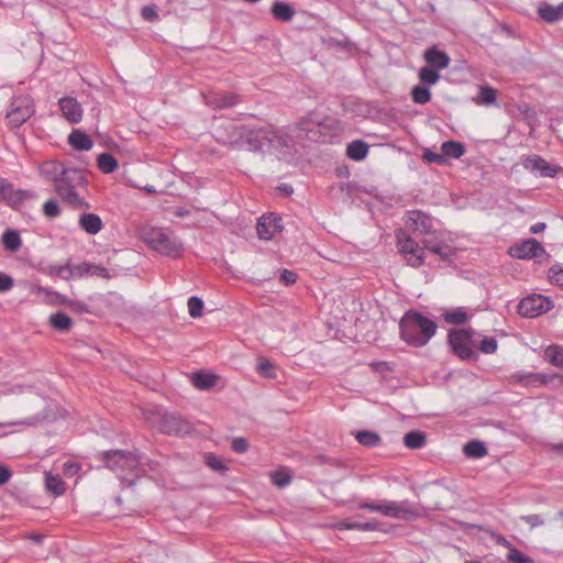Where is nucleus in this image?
<instances>
[{
  "instance_id": "obj_45",
  "label": "nucleus",
  "mask_w": 563,
  "mask_h": 563,
  "mask_svg": "<svg viewBox=\"0 0 563 563\" xmlns=\"http://www.w3.org/2000/svg\"><path fill=\"white\" fill-rule=\"evenodd\" d=\"M208 103L216 108H230L238 103V98L234 95H225L214 100L208 101Z\"/></svg>"
},
{
  "instance_id": "obj_23",
  "label": "nucleus",
  "mask_w": 563,
  "mask_h": 563,
  "mask_svg": "<svg viewBox=\"0 0 563 563\" xmlns=\"http://www.w3.org/2000/svg\"><path fill=\"white\" fill-rule=\"evenodd\" d=\"M75 274L76 278H82L85 276H100L103 278L110 277V274L106 267L87 262L75 265Z\"/></svg>"
},
{
  "instance_id": "obj_58",
  "label": "nucleus",
  "mask_w": 563,
  "mask_h": 563,
  "mask_svg": "<svg viewBox=\"0 0 563 563\" xmlns=\"http://www.w3.org/2000/svg\"><path fill=\"white\" fill-rule=\"evenodd\" d=\"M249 449V443L244 438H235L232 441V450L236 453H244Z\"/></svg>"
},
{
  "instance_id": "obj_29",
  "label": "nucleus",
  "mask_w": 563,
  "mask_h": 563,
  "mask_svg": "<svg viewBox=\"0 0 563 563\" xmlns=\"http://www.w3.org/2000/svg\"><path fill=\"white\" fill-rule=\"evenodd\" d=\"M218 377L214 374L211 373H195L191 376V383L192 385L200 390H207L211 387H213L217 383Z\"/></svg>"
},
{
  "instance_id": "obj_12",
  "label": "nucleus",
  "mask_w": 563,
  "mask_h": 563,
  "mask_svg": "<svg viewBox=\"0 0 563 563\" xmlns=\"http://www.w3.org/2000/svg\"><path fill=\"white\" fill-rule=\"evenodd\" d=\"M406 224L413 232L422 235H430L433 233L432 218L421 210H410L406 213Z\"/></svg>"
},
{
  "instance_id": "obj_33",
  "label": "nucleus",
  "mask_w": 563,
  "mask_h": 563,
  "mask_svg": "<svg viewBox=\"0 0 563 563\" xmlns=\"http://www.w3.org/2000/svg\"><path fill=\"white\" fill-rule=\"evenodd\" d=\"M355 439L357 440V442L360 444L367 446V448H375V446L379 445V443L382 441L378 433H376L374 431H368V430L357 431L355 433Z\"/></svg>"
},
{
  "instance_id": "obj_40",
  "label": "nucleus",
  "mask_w": 563,
  "mask_h": 563,
  "mask_svg": "<svg viewBox=\"0 0 563 563\" xmlns=\"http://www.w3.org/2000/svg\"><path fill=\"white\" fill-rule=\"evenodd\" d=\"M418 77L423 85H434L439 81V70L432 67L426 66L419 69Z\"/></svg>"
},
{
  "instance_id": "obj_5",
  "label": "nucleus",
  "mask_w": 563,
  "mask_h": 563,
  "mask_svg": "<svg viewBox=\"0 0 563 563\" xmlns=\"http://www.w3.org/2000/svg\"><path fill=\"white\" fill-rule=\"evenodd\" d=\"M231 135L223 142L231 146L250 152H261L267 146L268 129H247L245 126L230 125Z\"/></svg>"
},
{
  "instance_id": "obj_43",
  "label": "nucleus",
  "mask_w": 563,
  "mask_h": 563,
  "mask_svg": "<svg viewBox=\"0 0 563 563\" xmlns=\"http://www.w3.org/2000/svg\"><path fill=\"white\" fill-rule=\"evenodd\" d=\"M443 317L450 324H463L468 320V314L463 308L445 312Z\"/></svg>"
},
{
  "instance_id": "obj_4",
  "label": "nucleus",
  "mask_w": 563,
  "mask_h": 563,
  "mask_svg": "<svg viewBox=\"0 0 563 563\" xmlns=\"http://www.w3.org/2000/svg\"><path fill=\"white\" fill-rule=\"evenodd\" d=\"M141 239L154 251L169 257H179L184 245L180 239L172 231L163 228L144 227Z\"/></svg>"
},
{
  "instance_id": "obj_54",
  "label": "nucleus",
  "mask_w": 563,
  "mask_h": 563,
  "mask_svg": "<svg viewBox=\"0 0 563 563\" xmlns=\"http://www.w3.org/2000/svg\"><path fill=\"white\" fill-rule=\"evenodd\" d=\"M206 463L210 468H212L213 471H217V472H223L227 470L223 462L220 459H218L217 456L211 455V454L206 456Z\"/></svg>"
},
{
  "instance_id": "obj_30",
  "label": "nucleus",
  "mask_w": 563,
  "mask_h": 563,
  "mask_svg": "<svg viewBox=\"0 0 563 563\" xmlns=\"http://www.w3.org/2000/svg\"><path fill=\"white\" fill-rule=\"evenodd\" d=\"M368 153V145L361 140L353 141L347 145L346 155L353 161H362Z\"/></svg>"
},
{
  "instance_id": "obj_13",
  "label": "nucleus",
  "mask_w": 563,
  "mask_h": 563,
  "mask_svg": "<svg viewBox=\"0 0 563 563\" xmlns=\"http://www.w3.org/2000/svg\"><path fill=\"white\" fill-rule=\"evenodd\" d=\"M544 253V249L534 239H529L523 241L520 244H517L509 250V254L512 257L520 258V260H530L538 257Z\"/></svg>"
},
{
  "instance_id": "obj_64",
  "label": "nucleus",
  "mask_w": 563,
  "mask_h": 563,
  "mask_svg": "<svg viewBox=\"0 0 563 563\" xmlns=\"http://www.w3.org/2000/svg\"><path fill=\"white\" fill-rule=\"evenodd\" d=\"M11 477V472L8 467L0 465V485L5 484Z\"/></svg>"
},
{
  "instance_id": "obj_60",
  "label": "nucleus",
  "mask_w": 563,
  "mask_h": 563,
  "mask_svg": "<svg viewBox=\"0 0 563 563\" xmlns=\"http://www.w3.org/2000/svg\"><path fill=\"white\" fill-rule=\"evenodd\" d=\"M534 378L538 379L539 386L548 385L553 378H563L560 374H543V373H537V376Z\"/></svg>"
},
{
  "instance_id": "obj_53",
  "label": "nucleus",
  "mask_w": 563,
  "mask_h": 563,
  "mask_svg": "<svg viewBox=\"0 0 563 563\" xmlns=\"http://www.w3.org/2000/svg\"><path fill=\"white\" fill-rule=\"evenodd\" d=\"M81 468L78 462L67 461L63 464V473L65 476L71 477L76 475Z\"/></svg>"
},
{
  "instance_id": "obj_24",
  "label": "nucleus",
  "mask_w": 563,
  "mask_h": 563,
  "mask_svg": "<svg viewBox=\"0 0 563 563\" xmlns=\"http://www.w3.org/2000/svg\"><path fill=\"white\" fill-rule=\"evenodd\" d=\"M538 13L540 18L548 23L558 22L563 19V2L559 5L544 3L539 7Z\"/></svg>"
},
{
  "instance_id": "obj_36",
  "label": "nucleus",
  "mask_w": 563,
  "mask_h": 563,
  "mask_svg": "<svg viewBox=\"0 0 563 563\" xmlns=\"http://www.w3.org/2000/svg\"><path fill=\"white\" fill-rule=\"evenodd\" d=\"M49 324L55 330L65 332L70 329L73 321L67 314L63 312H57L49 317Z\"/></svg>"
},
{
  "instance_id": "obj_19",
  "label": "nucleus",
  "mask_w": 563,
  "mask_h": 563,
  "mask_svg": "<svg viewBox=\"0 0 563 563\" xmlns=\"http://www.w3.org/2000/svg\"><path fill=\"white\" fill-rule=\"evenodd\" d=\"M59 108L63 112V115L70 122V123H78L82 118V108L80 103L71 97H64L60 98L59 101Z\"/></svg>"
},
{
  "instance_id": "obj_1",
  "label": "nucleus",
  "mask_w": 563,
  "mask_h": 563,
  "mask_svg": "<svg viewBox=\"0 0 563 563\" xmlns=\"http://www.w3.org/2000/svg\"><path fill=\"white\" fill-rule=\"evenodd\" d=\"M100 460L106 467L113 471L121 477L122 484L134 485V481L124 478L126 474H135L136 477L145 474L146 466L154 470L156 463L145 459L139 451L110 450L100 453Z\"/></svg>"
},
{
  "instance_id": "obj_20",
  "label": "nucleus",
  "mask_w": 563,
  "mask_h": 563,
  "mask_svg": "<svg viewBox=\"0 0 563 563\" xmlns=\"http://www.w3.org/2000/svg\"><path fill=\"white\" fill-rule=\"evenodd\" d=\"M423 57L429 67L438 70L446 68L450 64L449 55L435 46L428 48L424 52Z\"/></svg>"
},
{
  "instance_id": "obj_46",
  "label": "nucleus",
  "mask_w": 563,
  "mask_h": 563,
  "mask_svg": "<svg viewBox=\"0 0 563 563\" xmlns=\"http://www.w3.org/2000/svg\"><path fill=\"white\" fill-rule=\"evenodd\" d=\"M202 309L203 301L200 298L192 296L188 299V311L192 318L200 317L202 314Z\"/></svg>"
},
{
  "instance_id": "obj_31",
  "label": "nucleus",
  "mask_w": 563,
  "mask_h": 563,
  "mask_svg": "<svg viewBox=\"0 0 563 563\" xmlns=\"http://www.w3.org/2000/svg\"><path fill=\"white\" fill-rule=\"evenodd\" d=\"M442 154L450 158H460L465 154V147L461 142L446 141L441 145Z\"/></svg>"
},
{
  "instance_id": "obj_25",
  "label": "nucleus",
  "mask_w": 563,
  "mask_h": 563,
  "mask_svg": "<svg viewBox=\"0 0 563 563\" xmlns=\"http://www.w3.org/2000/svg\"><path fill=\"white\" fill-rule=\"evenodd\" d=\"M44 273L49 277H57L63 280L76 278L75 265L66 263L65 265H49L44 269Z\"/></svg>"
},
{
  "instance_id": "obj_18",
  "label": "nucleus",
  "mask_w": 563,
  "mask_h": 563,
  "mask_svg": "<svg viewBox=\"0 0 563 563\" xmlns=\"http://www.w3.org/2000/svg\"><path fill=\"white\" fill-rule=\"evenodd\" d=\"M523 167L532 173L539 172L542 177H554L559 169L538 155L528 156L523 161Z\"/></svg>"
},
{
  "instance_id": "obj_49",
  "label": "nucleus",
  "mask_w": 563,
  "mask_h": 563,
  "mask_svg": "<svg viewBox=\"0 0 563 563\" xmlns=\"http://www.w3.org/2000/svg\"><path fill=\"white\" fill-rule=\"evenodd\" d=\"M478 349L485 354H493L497 350V340L495 338H485L481 341Z\"/></svg>"
},
{
  "instance_id": "obj_32",
  "label": "nucleus",
  "mask_w": 563,
  "mask_h": 563,
  "mask_svg": "<svg viewBox=\"0 0 563 563\" xmlns=\"http://www.w3.org/2000/svg\"><path fill=\"white\" fill-rule=\"evenodd\" d=\"M273 15L279 21H290L295 15V10L287 3L277 1L272 7Z\"/></svg>"
},
{
  "instance_id": "obj_35",
  "label": "nucleus",
  "mask_w": 563,
  "mask_h": 563,
  "mask_svg": "<svg viewBox=\"0 0 563 563\" xmlns=\"http://www.w3.org/2000/svg\"><path fill=\"white\" fill-rule=\"evenodd\" d=\"M463 452L468 457L479 459L487 454V449L483 442L478 440H473L464 445Z\"/></svg>"
},
{
  "instance_id": "obj_10",
  "label": "nucleus",
  "mask_w": 563,
  "mask_h": 563,
  "mask_svg": "<svg viewBox=\"0 0 563 563\" xmlns=\"http://www.w3.org/2000/svg\"><path fill=\"white\" fill-rule=\"evenodd\" d=\"M553 303L550 298L533 294L523 298L518 305V312L526 318H534L541 313L549 311Z\"/></svg>"
},
{
  "instance_id": "obj_17",
  "label": "nucleus",
  "mask_w": 563,
  "mask_h": 563,
  "mask_svg": "<svg viewBox=\"0 0 563 563\" xmlns=\"http://www.w3.org/2000/svg\"><path fill=\"white\" fill-rule=\"evenodd\" d=\"M161 428L163 432L175 435H185L191 429L186 420L175 415H165Z\"/></svg>"
},
{
  "instance_id": "obj_41",
  "label": "nucleus",
  "mask_w": 563,
  "mask_h": 563,
  "mask_svg": "<svg viewBox=\"0 0 563 563\" xmlns=\"http://www.w3.org/2000/svg\"><path fill=\"white\" fill-rule=\"evenodd\" d=\"M273 484L279 488L286 487L291 479L290 471L288 468H279L271 473Z\"/></svg>"
},
{
  "instance_id": "obj_15",
  "label": "nucleus",
  "mask_w": 563,
  "mask_h": 563,
  "mask_svg": "<svg viewBox=\"0 0 563 563\" xmlns=\"http://www.w3.org/2000/svg\"><path fill=\"white\" fill-rule=\"evenodd\" d=\"M29 197L27 191L14 189L5 179H0V201H5L11 207H16Z\"/></svg>"
},
{
  "instance_id": "obj_28",
  "label": "nucleus",
  "mask_w": 563,
  "mask_h": 563,
  "mask_svg": "<svg viewBox=\"0 0 563 563\" xmlns=\"http://www.w3.org/2000/svg\"><path fill=\"white\" fill-rule=\"evenodd\" d=\"M3 247L10 252H16L22 245L20 233L13 229H7L1 238Z\"/></svg>"
},
{
  "instance_id": "obj_6",
  "label": "nucleus",
  "mask_w": 563,
  "mask_h": 563,
  "mask_svg": "<svg viewBox=\"0 0 563 563\" xmlns=\"http://www.w3.org/2000/svg\"><path fill=\"white\" fill-rule=\"evenodd\" d=\"M397 240L400 253L412 267H419L422 265L424 250H428L442 258H448L450 256L448 252L442 250L441 245L434 244L428 239L423 240V247H421L411 236L402 232L397 234Z\"/></svg>"
},
{
  "instance_id": "obj_47",
  "label": "nucleus",
  "mask_w": 563,
  "mask_h": 563,
  "mask_svg": "<svg viewBox=\"0 0 563 563\" xmlns=\"http://www.w3.org/2000/svg\"><path fill=\"white\" fill-rule=\"evenodd\" d=\"M507 560L511 563H533V560L527 555H525L517 548H510V551L507 554Z\"/></svg>"
},
{
  "instance_id": "obj_61",
  "label": "nucleus",
  "mask_w": 563,
  "mask_h": 563,
  "mask_svg": "<svg viewBox=\"0 0 563 563\" xmlns=\"http://www.w3.org/2000/svg\"><path fill=\"white\" fill-rule=\"evenodd\" d=\"M280 279L285 285H291L297 279V274L289 269H284L280 274Z\"/></svg>"
},
{
  "instance_id": "obj_9",
  "label": "nucleus",
  "mask_w": 563,
  "mask_h": 563,
  "mask_svg": "<svg viewBox=\"0 0 563 563\" xmlns=\"http://www.w3.org/2000/svg\"><path fill=\"white\" fill-rule=\"evenodd\" d=\"M382 515L393 519L412 520L419 517L420 511L409 500H384Z\"/></svg>"
},
{
  "instance_id": "obj_56",
  "label": "nucleus",
  "mask_w": 563,
  "mask_h": 563,
  "mask_svg": "<svg viewBox=\"0 0 563 563\" xmlns=\"http://www.w3.org/2000/svg\"><path fill=\"white\" fill-rule=\"evenodd\" d=\"M534 376H537V373H527V374L518 375L516 377H517V380L523 386H537L538 379L534 378Z\"/></svg>"
},
{
  "instance_id": "obj_14",
  "label": "nucleus",
  "mask_w": 563,
  "mask_h": 563,
  "mask_svg": "<svg viewBox=\"0 0 563 563\" xmlns=\"http://www.w3.org/2000/svg\"><path fill=\"white\" fill-rule=\"evenodd\" d=\"M282 219L274 214H264L257 220V235L261 240H272L282 230Z\"/></svg>"
},
{
  "instance_id": "obj_62",
  "label": "nucleus",
  "mask_w": 563,
  "mask_h": 563,
  "mask_svg": "<svg viewBox=\"0 0 563 563\" xmlns=\"http://www.w3.org/2000/svg\"><path fill=\"white\" fill-rule=\"evenodd\" d=\"M358 508L383 514V501L382 503H361L358 505Z\"/></svg>"
},
{
  "instance_id": "obj_63",
  "label": "nucleus",
  "mask_w": 563,
  "mask_h": 563,
  "mask_svg": "<svg viewBox=\"0 0 563 563\" xmlns=\"http://www.w3.org/2000/svg\"><path fill=\"white\" fill-rule=\"evenodd\" d=\"M522 519L531 527H539L543 525V519L539 515H528L522 517Z\"/></svg>"
},
{
  "instance_id": "obj_55",
  "label": "nucleus",
  "mask_w": 563,
  "mask_h": 563,
  "mask_svg": "<svg viewBox=\"0 0 563 563\" xmlns=\"http://www.w3.org/2000/svg\"><path fill=\"white\" fill-rule=\"evenodd\" d=\"M141 15L146 21H155L158 19V13L155 5H145L141 10Z\"/></svg>"
},
{
  "instance_id": "obj_48",
  "label": "nucleus",
  "mask_w": 563,
  "mask_h": 563,
  "mask_svg": "<svg viewBox=\"0 0 563 563\" xmlns=\"http://www.w3.org/2000/svg\"><path fill=\"white\" fill-rule=\"evenodd\" d=\"M43 213L45 217L51 219L58 217L60 214V208L57 201L54 199L45 201L43 205Z\"/></svg>"
},
{
  "instance_id": "obj_50",
  "label": "nucleus",
  "mask_w": 563,
  "mask_h": 563,
  "mask_svg": "<svg viewBox=\"0 0 563 563\" xmlns=\"http://www.w3.org/2000/svg\"><path fill=\"white\" fill-rule=\"evenodd\" d=\"M257 372L265 377H274V366L267 360H261L257 364Z\"/></svg>"
},
{
  "instance_id": "obj_34",
  "label": "nucleus",
  "mask_w": 563,
  "mask_h": 563,
  "mask_svg": "<svg viewBox=\"0 0 563 563\" xmlns=\"http://www.w3.org/2000/svg\"><path fill=\"white\" fill-rule=\"evenodd\" d=\"M544 360L552 365L563 368V347L552 344L544 350Z\"/></svg>"
},
{
  "instance_id": "obj_42",
  "label": "nucleus",
  "mask_w": 563,
  "mask_h": 563,
  "mask_svg": "<svg viewBox=\"0 0 563 563\" xmlns=\"http://www.w3.org/2000/svg\"><path fill=\"white\" fill-rule=\"evenodd\" d=\"M411 97L415 103L426 104L431 99V92L424 85H418L412 88Z\"/></svg>"
},
{
  "instance_id": "obj_16",
  "label": "nucleus",
  "mask_w": 563,
  "mask_h": 563,
  "mask_svg": "<svg viewBox=\"0 0 563 563\" xmlns=\"http://www.w3.org/2000/svg\"><path fill=\"white\" fill-rule=\"evenodd\" d=\"M320 122L310 118L301 119L297 125L291 129L296 133L297 139H308L310 141H318L320 137L319 131Z\"/></svg>"
},
{
  "instance_id": "obj_8",
  "label": "nucleus",
  "mask_w": 563,
  "mask_h": 563,
  "mask_svg": "<svg viewBox=\"0 0 563 563\" xmlns=\"http://www.w3.org/2000/svg\"><path fill=\"white\" fill-rule=\"evenodd\" d=\"M34 113L33 102L29 96L14 98L7 113L9 124L19 128Z\"/></svg>"
},
{
  "instance_id": "obj_39",
  "label": "nucleus",
  "mask_w": 563,
  "mask_h": 563,
  "mask_svg": "<svg viewBox=\"0 0 563 563\" xmlns=\"http://www.w3.org/2000/svg\"><path fill=\"white\" fill-rule=\"evenodd\" d=\"M404 443L409 449H420L426 444V434L421 431H411L404 437Z\"/></svg>"
},
{
  "instance_id": "obj_2",
  "label": "nucleus",
  "mask_w": 563,
  "mask_h": 563,
  "mask_svg": "<svg viewBox=\"0 0 563 563\" xmlns=\"http://www.w3.org/2000/svg\"><path fill=\"white\" fill-rule=\"evenodd\" d=\"M88 184L86 174L82 169L67 167L62 177L54 185V190L60 200L70 208L88 209L90 205L81 197L80 191Z\"/></svg>"
},
{
  "instance_id": "obj_7",
  "label": "nucleus",
  "mask_w": 563,
  "mask_h": 563,
  "mask_svg": "<svg viewBox=\"0 0 563 563\" xmlns=\"http://www.w3.org/2000/svg\"><path fill=\"white\" fill-rule=\"evenodd\" d=\"M474 333L472 329L452 330L449 332V344L453 352L462 360H472L476 356L473 350Z\"/></svg>"
},
{
  "instance_id": "obj_27",
  "label": "nucleus",
  "mask_w": 563,
  "mask_h": 563,
  "mask_svg": "<svg viewBox=\"0 0 563 563\" xmlns=\"http://www.w3.org/2000/svg\"><path fill=\"white\" fill-rule=\"evenodd\" d=\"M69 144L79 151H88L92 147L91 139L82 131L75 130L68 136Z\"/></svg>"
},
{
  "instance_id": "obj_38",
  "label": "nucleus",
  "mask_w": 563,
  "mask_h": 563,
  "mask_svg": "<svg viewBox=\"0 0 563 563\" xmlns=\"http://www.w3.org/2000/svg\"><path fill=\"white\" fill-rule=\"evenodd\" d=\"M98 167L106 174L113 173L119 164L117 159L109 153H102L97 158Z\"/></svg>"
},
{
  "instance_id": "obj_11",
  "label": "nucleus",
  "mask_w": 563,
  "mask_h": 563,
  "mask_svg": "<svg viewBox=\"0 0 563 563\" xmlns=\"http://www.w3.org/2000/svg\"><path fill=\"white\" fill-rule=\"evenodd\" d=\"M267 146L274 148L280 154H291L295 148L292 134L285 129H268Z\"/></svg>"
},
{
  "instance_id": "obj_44",
  "label": "nucleus",
  "mask_w": 563,
  "mask_h": 563,
  "mask_svg": "<svg viewBox=\"0 0 563 563\" xmlns=\"http://www.w3.org/2000/svg\"><path fill=\"white\" fill-rule=\"evenodd\" d=\"M477 103L483 106L496 103V90L489 86H481Z\"/></svg>"
},
{
  "instance_id": "obj_52",
  "label": "nucleus",
  "mask_w": 563,
  "mask_h": 563,
  "mask_svg": "<svg viewBox=\"0 0 563 563\" xmlns=\"http://www.w3.org/2000/svg\"><path fill=\"white\" fill-rule=\"evenodd\" d=\"M32 292L33 294H37V295H46V296H53L55 297L59 302H66V298L64 296H62L60 294L56 292V291H53V290H49L48 288H45L43 286H34L32 288Z\"/></svg>"
},
{
  "instance_id": "obj_22",
  "label": "nucleus",
  "mask_w": 563,
  "mask_h": 563,
  "mask_svg": "<svg viewBox=\"0 0 563 563\" xmlns=\"http://www.w3.org/2000/svg\"><path fill=\"white\" fill-rule=\"evenodd\" d=\"M78 224L82 231L91 235L99 233L103 227L102 220L98 214L86 212L79 217Z\"/></svg>"
},
{
  "instance_id": "obj_51",
  "label": "nucleus",
  "mask_w": 563,
  "mask_h": 563,
  "mask_svg": "<svg viewBox=\"0 0 563 563\" xmlns=\"http://www.w3.org/2000/svg\"><path fill=\"white\" fill-rule=\"evenodd\" d=\"M422 159L427 163H437V164L445 163V158H444L443 154L434 153L428 148L423 151Z\"/></svg>"
},
{
  "instance_id": "obj_21",
  "label": "nucleus",
  "mask_w": 563,
  "mask_h": 563,
  "mask_svg": "<svg viewBox=\"0 0 563 563\" xmlns=\"http://www.w3.org/2000/svg\"><path fill=\"white\" fill-rule=\"evenodd\" d=\"M67 166L58 161H47L41 164L40 174L49 183L55 185L59 177H62L63 173L66 170Z\"/></svg>"
},
{
  "instance_id": "obj_26",
  "label": "nucleus",
  "mask_w": 563,
  "mask_h": 563,
  "mask_svg": "<svg viewBox=\"0 0 563 563\" xmlns=\"http://www.w3.org/2000/svg\"><path fill=\"white\" fill-rule=\"evenodd\" d=\"M339 530L376 531L379 528L377 521L355 522L350 520L339 521L334 525Z\"/></svg>"
},
{
  "instance_id": "obj_59",
  "label": "nucleus",
  "mask_w": 563,
  "mask_h": 563,
  "mask_svg": "<svg viewBox=\"0 0 563 563\" xmlns=\"http://www.w3.org/2000/svg\"><path fill=\"white\" fill-rule=\"evenodd\" d=\"M550 280L552 284L563 287V268L555 269L552 267L550 269Z\"/></svg>"
},
{
  "instance_id": "obj_37",
  "label": "nucleus",
  "mask_w": 563,
  "mask_h": 563,
  "mask_svg": "<svg viewBox=\"0 0 563 563\" xmlns=\"http://www.w3.org/2000/svg\"><path fill=\"white\" fill-rule=\"evenodd\" d=\"M45 485L47 490L52 492L56 496H60L65 493V484L58 475L47 473L45 476Z\"/></svg>"
},
{
  "instance_id": "obj_3",
  "label": "nucleus",
  "mask_w": 563,
  "mask_h": 563,
  "mask_svg": "<svg viewBox=\"0 0 563 563\" xmlns=\"http://www.w3.org/2000/svg\"><path fill=\"white\" fill-rule=\"evenodd\" d=\"M401 339L412 346H423L435 334L437 323L416 311H408L401 318L400 323Z\"/></svg>"
},
{
  "instance_id": "obj_57",
  "label": "nucleus",
  "mask_w": 563,
  "mask_h": 563,
  "mask_svg": "<svg viewBox=\"0 0 563 563\" xmlns=\"http://www.w3.org/2000/svg\"><path fill=\"white\" fill-rule=\"evenodd\" d=\"M14 285L13 278L0 272V292L9 291Z\"/></svg>"
}]
</instances>
